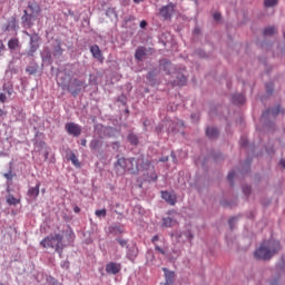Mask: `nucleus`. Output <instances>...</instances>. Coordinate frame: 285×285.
<instances>
[{
  "instance_id": "1",
  "label": "nucleus",
  "mask_w": 285,
  "mask_h": 285,
  "mask_svg": "<svg viewBox=\"0 0 285 285\" xmlns=\"http://www.w3.org/2000/svg\"><path fill=\"white\" fill-rule=\"evenodd\" d=\"M116 175H124V173H130V175H138L140 173H148L153 168V163L145 159L144 156L126 159L125 157L117 158L115 163Z\"/></svg>"
},
{
  "instance_id": "2",
  "label": "nucleus",
  "mask_w": 285,
  "mask_h": 285,
  "mask_svg": "<svg viewBox=\"0 0 285 285\" xmlns=\"http://www.w3.org/2000/svg\"><path fill=\"white\" fill-rule=\"evenodd\" d=\"M282 245H279V240L269 239L265 240L261 244L259 248L255 250L254 255L256 259H271L273 255L279 253Z\"/></svg>"
},
{
  "instance_id": "3",
  "label": "nucleus",
  "mask_w": 285,
  "mask_h": 285,
  "mask_svg": "<svg viewBox=\"0 0 285 285\" xmlns=\"http://www.w3.org/2000/svg\"><path fill=\"white\" fill-rule=\"evenodd\" d=\"M42 248H53L61 257L63 254V236L61 234L49 235L40 242Z\"/></svg>"
},
{
  "instance_id": "4",
  "label": "nucleus",
  "mask_w": 285,
  "mask_h": 285,
  "mask_svg": "<svg viewBox=\"0 0 285 285\" xmlns=\"http://www.w3.org/2000/svg\"><path fill=\"white\" fill-rule=\"evenodd\" d=\"M28 10L31 13H28ZM28 10H24L23 16L21 17L23 28H32V26H35V20L41 12V8L37 3L29 4Z\"/></svg>"
},
{
  "instance_id": "5",
  "label": "nucleus",
  "mask_w": 285,
  "mask_h": 285,
  "mask_svg": "<svg viewBox=\"0 0 285 285\" xmlns=\"http://www.w3.org/2000/svg\"><path fill=\"white\" fill-rule=\"evenodd\" d=\"M175 8L177 4L169 2L167 6H164L159 9V14L163 17L165 21L173 19V14H175Z\"/></svg>"
},
{
  "instance_id": "6",
  "label": "nucleus",
  "mask_w": 285,
  "mask_h": 285,
  "mask_svg": "<svg viewBox=\"0 0 285 285\" xmlns=\"http://www.w3.org/2000/svg\"><path fill=\"white\" fill-rule=\"evenodd\" d=\"M68 135H72V137H79L81 135V126L75 122H67L65 126Z\"/></svg>"
},
{
  "instance_id": "7",
  "label": "nucleus",
  "mask_w": 285,
  "mask_h": 285,
  "mask_svg": "<svg viewBox=\"0 0 285 285\" xmlns=\"http://www.w3.org/2000/svg\"><path fill=\"white\" fill-rule=\"evenodd\" d=\"M120 272H121V264L119 263L111 262L106 265V273H108V275H117Z\"/></svg>"
},
{
  "instance_id": "8",
  "label": "nucleus",
  "mask_w": 285,
  "mask_h": 285,
  "mask_svg": "<svg viewBox=\"0 0 285 285\" xmlns=\"http://www.w3.org/2000/svg\"><path fill=\"white\" fill-rule=\"evenodd\" d=\"M161 198L167 202L170 206H175L177 204V195L171 194L169 191H161Z\"/></svg>"
},
{
  "instance_id": "9",
  "label": "nucleus",
  "mask_w": 285,
  "mask_h": 285,
  "mask_svg": "<svg viewBox=\"0 0 285 285\" xmlns=\"http://www.w3.org/2000/svg\"><path fill=\"white\" fill-rule=\"evenodd\" d=\"M163 271L165 273V283H164V285L175 284V272H170L166 267H164Z\"/></svg>"
},
{
  "instance_id": "10",
  "label": "nucleus",
  "mask_w": 285,
  "mask_h": 285,
  "mask_svg": "<svg viewBox=\"0 0 285 285\" xmlns=\"http://www.w3.org/2000/svg\"><path fill=\"white\" fill-rule=\"evenodd\" d=\"M41 187L40 183H37L36 187H30L27 191L28 197H33V199H37L39 197V188Z\"/></svg>"
},
{
  "instance_id": "11",
  "label": "nucleus",
  "mask_w": 285,
  "mask_h": 285,
  "mask_svg": "<svg viewBox=\"0 0 285 285\" xmlns=\"http://www.w3.org/2000/svg\"><path fill=\"white\" fill-rule=\"evenodd\" d=\"M187 81L188 79L186 78V76L178 73L176 76V80L173 81V86H186Z\"/></svg>"
},
{
  "instance_id": "12",
  "label": "nucleus",
  "mask_w": 285,
  "mask_h": 285,
  "mask_svg": "<svg viewBox=\"0 0 285 285\" xmlns=\"http://www.w3.org/2000/svg\"><path fill=\"white\" fill-rule=\"evenodd\" d=\"M101 146H104V142L99 138H94L89 144L91 150H99Z\"/></svg>"
},
{
  "instance_id": "13",
  "label": "nucleus",
  "mask_w": 285,
  "mask_h": 285,
  "mask_svg": "<svg viewBox=\"0 0 285 285\" xmlns=\"http://www.w3.org/2000/svg\"><path fill=\"white\" fill-rule=\"evenodd\" d=\"M206 135L209 137V139H216V137L219 136V130H217L215 127H208L206 129Z\"/></svg>"
},
{
  "instance_id": "14",
  "label": "nucleus",
  "mask_w": 285,
  "mask_h": 285,
  "mask_svg": "<svg viewBox=\"0 0 285 285\" xmlns=\"http://www.w3.org/2000/svg\"><path fill=\"white\" fill-rule=\"evenodd\" d=\"M232 99H233V104H237V105H242L246 102V96L242 94L233 95Z\"/></svg>"
},
{
  "instance_id": "15",
  "label": "nucleus",
  "mask_w": 285,
  "mask_h": 285,
  "mask_svg": "<svg viewBox=\"0 0 285 285\" xmlns=\"http://www.w3.org/2000/svg\"><path fill=\"white\" fill-rule=\"evenodd\" d=\"M6 199L9 206H17V204H21V199L16 198L12 194L7 195Z\"/></svg>"
},
{
  "instance_id": "16",
  "label": "nucleus",
  "mask_w": 285,
  "mask_h": 285,
  "mask_svg": "<svg viewBox=\"0 0 285 285\" xmlns=\"http://www.w3.org/2000/svg\"><path fill=\"white\" fill-rule=\"evenodd\" d=\"M163 226H165V228H173V226H177V220L171 217H166L163 219Z\"/></svg>"
},
{
  "instance_id": "17",
  "label": "nucleus",
  "mask_w": 285,
  "mask_h": 285,
  "mask_svg": "<svg viewBox=\"0 0 285 285\" xmlns=\"http://www.w3.org/2000/svg\"><path fill=\"white\" fill-rule=\"evenodd\" d=\"M144 57H146V48L139 47L135 52V59H137V61H141Z\"/></svg>"
},
{
  "instance_id": "18",
  "label": "nucleus",
  "mask_w": 285,
  "mask_h": 285,
  "mask_svg": "<svg viewBox=\"0 0 285 285\" xmlns=\"http://www.w3.org/2000/svg\"><path fill=\"white\" fill-rule=\"evenodd\" d=\"M279 112H282V109L279 108V106H277L263 112V117H266L267 115H272V117H277Z\"/></svg>"
},
{
  "instance_id": "19",
  "label": "nucleus",
  "mask_w": 285,
  "mask_h": 285,
  "mask_svg": "<svg viewBox=\"0 0 285 285\" xmlns=\"http://www.w3.org/2000/svg\"><path fill=\"white\" fill-rule=\"evenodd\" d=\"M90 52L95 59H101V49H99V46L95 45L90 47Z\"/></svg>"
},
{
  "instance_id": "20",
  "label": "nucleus",
  "mask_w": 285,
  "mask_h": 285,
  "mask_svg": "<svg viewBox=\"0 0 285 285\" xmlns=\"http://www.w3.org/2000/svg\"><path fill=\"white\" fill-rule=\"evenodd\" d=\"M160 66H161L163 70L165 72H167V75H170V70H173V63H170V61L163 60L160 62Z\"/></svg>"
},
{
  "instance_id": "21",
  "label": "nucleus",
  "mask_w": 285,
  "mask_h": 285,
  "mask_svg": "<svg viewBox=\"0 0 285 285\" xmlns=\"http://www.w3.org/2000/svg\"><path fill=\"white\" fill-rule=\"evenodd\" d=\"M9 50H17L19 48V39H10L8 42Z\"/></svg>"
},
{
  "instance_id": "22",
  "label": "nucleus",
  "mask_w": 285,
  "mask_h": 285,
  "mask_svg": "<svg viewBox=\"0 0 285 285\" xmlns=\"http://www.w3.org/2000/svg\"><path fill=\"white\" fill-rule=\"evenodd\" d=\"M69 160L73 164V166H76V168L81 167V163H79V159L77 158V155H75V153L70 154Z\"/></svg>"
},
{
  "instance_id": "23",
  "label": "nucleus",
  "mask_w": 285,
  "mask_h": 285,
  "mask_svg": "<svg viewBox=\"0 0 285 285\" xmlns=\"http://www.w3.org/2000/svg\"><path fill=\"white\" fill-rule=\"evenodd\" d=\"M17 28H19V26L17 24V18H11L8 23L7 30H17Z\"/></svg>"
},
{
  "instance_id": "24",
  "label": "nucleus",
  "mask_w": 285,
  "mask_h": 285,
  "mask_svg": "<svg viewBox=\"0 0 285 285\" xmlns=\"http://www.w3.org/2000/svg\"><path fill=\"white\" fill-rule=\"evenodd\" d=\"M55 57H61L63 55V49H61V42H58L53 49Z\"/></svg>"
},
{
  "instance_id": "25",
  "label": "nucleus",
  "mask_w": 285,
  "mask_h": 285,
  "mask_svg": "<svg viewBox=\"0 0 285 285\" xmlns=\"http://www.w3.org/2000/svg\"><path fill=\"white\" fill-rule=\"evenodd\" d=\"M275 27H268L263 31V35L264 37H272V35H275Z\"/></svg>"
},
{
  "instance_id": "26",
  "label": "nucleus",
  "mask_w": 285,
  "mask_h": 285,
  "mask_svg": "<svg viewBox=\"0 0 285 285\" xmlns=\"http://www.w3.org/2000/svg\"><path fill=\"white\" fill-rule=\"evenodd\" d=\"M127 139L132 144V146H137L139 144V139L134 134H129Z\"/></svg>"
},
{
  "instance_id": "27",
  "label": "nucleus",
  "mask_w": 285,
  "mask_h": 285,
  "mask_svg": "<svg viewBox=\"0 0 285 285\" xmlns=\"http://www.w3.org/2000/svg\"><path fill=\"white\" fill-rule=\"evenodd\" d=\"M95 215H96V217H98L99 219H101V217H106L107 210H106V208L97 209V210L95 212Z\"/></svg>"
},
{
  "instance_id": "28",
  "label": "nucleus",
  "mask_w": 285,
  "mask_h": 285,
  "mask_svg": "<svg viewBox=\"0 0 285 285\" xmlns=\"http://www.w3.org/2000/svg\"><path fill=\"white\" fill-rule=\"evenodd\" d=\"M278 0H265L264 6L265 8H273V6H277Z\"/></svg>"
},
{
  "instance_id": "29",
  "label": "nucleus",
  "mask_w": 285,
  "mask_h": 285,
  "mask_svg": "<svg viewBox=\"0 0 285 285\" xmlns=\"http://www.w3.org/2000/svg\"><path fill=\"white\" fill-rule=\"evenodd\" d=\"M31 47H30V50H29V55L32 57V55H35V52H37V46H35V40L32 39L31 37Z\"/></svg>"
},
{
  "instance_id": "30",
  "label": "nucleus",
  "mask_w": 285,
  "mask_h": 285,
  "mask_svg": "<svg viewBox=\"0 0 285 285\" xmlns=\"http://www.w3.org/2000/svg\"><path fill=\"white\" fill-rule=\"evenodd\" d=\"M227 179H228L229 184L233 185V179H235V170H232L228 173Z\"/></svg>"
},
{
  "instance_id": "31",
  "label": "nucleus",
  "mask_w": 285,
  "mask_h": 285,
  "mask_svg": "<svg viewBox=\"0 0 285 285\" xmlns=\"http://www.w3.org/2000/svg\"><path fill=\"white\" fill-rule=\"evenodd\" d=\"M67 90L69 91V92H71V95H73V97H77V95H79V90L80 89H72V87H68L67 88Z\"/></svg>"
},
{
  "instance_id": "32",
  "label": "nucleus",
  "mask_w": 285,
  "mask_h": 285,
  "mask_svg": "<svg viewBox=\"0 0 285 285\" xmlns=\"http://www.w3.org/2000/svg\"><path fill=\"white\" fill-rule=\"evenodd\" d=\"M2 90L7 92L9 97L12 96V87H7L6 85H3Z\"/></svg>"
},
{
  "instance_id": "33",
  "label": "nucleus",
  "mask_w": 285,
  "mask_h": 285,
  "mask_svg": "<svg viewBox=\"0 0 285 285\" xmlns=\"http://www.w3.org/2000/svg\"><path fill=\"white\" fill-rule=\"evenodd\" d=\"M3 177L7 178L8 181H12V179H14V175L12 174V171L3 174Z\"/></svg>"
},
{
  "instance_id": "34",
  "label": "nucleus",
  "mask_w": 285,
  "mask_h": 285,
  "mask_svg": "<svg viewBox=\"0 0 285 285\" xmlns=\"http://www.w3.org/2000/svg\"><path fill=\"white\" fill-rule=\"evenodd\" d=\"M237 222L236 217H233L228 220L229 228L233 230V227L235 226V223Z\"/></svg>"
},
{
  "instance_id": "35",
  "label": "nucleus",
  "mask_w": 285,
  "mask_h": 285,
  "mask_svg": "<svg viewBox=\"0 0 285 285\" xmlns=\"http://www.w3.org/2000/svg\"><path fill=\"white\" fill-rule=\"evenodd\" d=\"M117 242L122 248L128 244V240L124 238H117Z\"/></svg>"
},
{
  "instance_id": "36",
  "label": "nucleus",
  "mask_w": 285,
  "mask_h": 285,
  "mask_svg": "<svg viewBox=\"0 0 285 285\" xmlns=\"http://www.w3.org/2000/svg\"><path fill=\"white\" fill-rule=\"evenodd\" d=\"M6 101H8V97L6 96V94L0 92V104H6Z\"/></svg>"
},
{
  "instance_id": "37",
  "label": "nucleus",
  "mask_w": 285,
  "mask_h": 285,
  "mask_svg": "<svg viewBox=\"0 0 285 285\" xmlns=\"http://www.w3.org/2000/svg\"><path fill=\"white\" fill-rule=\"evenodd\" d=\"M155 250H157L158 253H160V255H166V252L164 250V248L159 247V245L155 246Z\"/></svg>"
},
{
  "instance_id": "38",
  "label": "nucleus",
  "mask_w": 285,
  "mask_h": 285,
  "mask_svg": "<svg viewBox=\"0 0 285 285\" xmlns=\"http://www.w3.org/2000/svg\"><path fill=\"white\" fill-rule=\"evenodd\" d=\"M61 268H66L68 271L70 268V262L65 261L63 264L61 265Z\"/></svg>"
},
{
  "instance_id": "39",
  "label": "nucleus",
  "mask_w": 285,
  "mask_h": 285,
  "mask_svg": "<svg viewBox=\"0 0 285 285\" xmlns=\"http://www.w3.org/2000/svg\"><path fill=\"white\" fill-rule=\"evenodd\" d=\"M214 19H215V21H219L222 19V13L215 12L214 13Z\"/></svg>"
},
{
  "instance_id": "40",
  "label": "nucleus",
  "mask_w": 285,
  "mask_h": 285,
  "mask_svg": "<svg viewBox=\"0 0 285 285\" xmlns=\"http://www.w3.org/2000/svg\"><path fill=\"white\" fill-rule=\"evenodd\" d=\"M73 83L77 86V88H81V86H83V82L77 79L73 80Z\"/></svg>"
},
{
  "instance_id": "41",
  "label": "nucleus",
  "mask_w": 285,
  "mask_h": 285,
  "mask_svg": "<svg viewBox=\"0 0 285 285\" xmlns=\"http://www.w3.org/2000/svg\"><path fill=\"white\" fill-rule=\"evenodd\" d=\"M156 180H157V174L153 173L151 176H150L149 181H156Z\"/></svg>"
},
{
  "instance_id": "42",
  "label": "nucleus",
  "mask_w": 285,
  "mask_h": 285,
  "mask_svg": "<svg viewBox=\"0 0 285 285\" xmlns=\"http://www.w3.org/2000/svg\"><path fill=\"white\" fill-rule=\"evenodd\" d=\"M151 242L153 244H155L156 242H159V236L158 235L153 236Z\"/></svg>"
},
{
  "instance_id": "43",
  "label": "nucleus",
  "mask_w": 285,
  "mask_h": 285,
  "mask_svg": "<svg viewBox=\"0 0 285 285\" xmlns=\"http://www.w3.org/2000/svg\"><path fill=\"white\" fill-rule=\"evenodd\" d=\"M146 26H148V22H146V20H141L140 28H146Z\"/></svg>"
},
{
  "instance_id": "44",
  "label": "nucleus",
  "mask_w": 285,
  "mask_h": 285,
  "mask_svg": "<svg viewBox=\"0 0 285 285\" xmlns=\"http://www.w3.org/2000/svg\"><path fill=\"white\" fill-rule=\"evenodd\" d=\"M244 194L245 195H250V187H245L244 188Z\"/></svg>"
},
{
  "instance_id": "45",
  "label": "nucleus",
  "mask_w": 285,
  "mask_h": 285,
  "mask_svg": "<svg viewBox=\"0 0 285 285\" xmlns=\"http://www.w3.org/2000/svg\"><path fill=\"white\" fill-rule=\"evenodd\" d=\"M6 49V46L3 45V41L0 40V52H3Z\"/></svg>"
},
{
  "instance_id": "46",
  "label": "nucleus",
  "mask_w": 285,
  "mask_h": 285,
  "mask_svg": "<svg viewBox=\"0 0 285 285\" xmlns=\"http://www.w3.org/2000/svg\"><path fill=\"white\" fill-rule=\"evenodd\" d=\"M87 144H88V140H86V139H81V140H80V145H81V146L86 147Z\"/></svg>"
},
{
  "instance_id": "47",
  "label": "nucleus",
  "mask_w": 285,
  "mask_h": 285,
  "mask_svg": "<svg viewBox=\"0 0 285 285\" xmlns=\"http://www.w3.org/2000/svg\"><path fill=\"white\" fill-rule=\"evenodd\" d=\"M186 235H187L189 242H193V237H194L193 234L190 232H188Z\"/></svg>"
},
{
  "instance_id": "48",
  "label": "nucleus",
  "mask_w": 285,
  "mask_h": 285,
  "mask_svg": "<svg viewBox=\"0 0 285 285\" xmlns=\"http://www.w3.org/2000/svg\"><path fill=\"white\" fill-rule=\"evenodd\" d=\"M0 117H6V111H3V109L0 108Z\"/></svg>"
},
{
  "instance_id": "49",
  "label": "nucleus",
  "mask_w": 285,
  "mask_h": 285,
  "mask_svg": "<svg viewBox=\"0 0 285 285\" xmlns=\"http://www.w3.org/2000/svg\"><path fill=\"white\" fill-rule=\"evenodd\" d=\"M159 161L166 163V161H168V157H163L159 159Z\"/></svg>"
},
{
  "instance_id": "50",
  "label": "nucleus",
  "mask_w": 285,
  "mask_h": 285,
  "mask_svg": "<svg viewBox=\"0 0 285 285\" xmlns=\"http://www.w3.org/2000/svg\"><path fill=\"white\" fill-rule=\"evenodd\" d=\"M279 165L282 166V168H285V159H282Z\"/></svg>"
},
{
  "instance_id": "51",
  "label": "nucleus",
  "mask_w": 285,
  "mask_h": 285,
  "mask_svg": "<svg viewBox=\"0 0 285 285\" xmlns=\"http://www.w3.org/2000/svg\"><path fill=\"white\" fill-rule=\"evenodd\" d=\"M153 77H154V73H153V71H150V72L148 73V79L150 80V79H153Z\"/></svg>"
},
{
  "instance_id": "52",
  "label": "nucleus",
  "mask_w": 285,
  "mask_h": 285,
  "mask_svg": "<svg viewBox=\"0 0 285 285\" xmlns=\"http://www.w3.org/2000/svg\"><path fill=\"white\" fill-rule=\"evenodd\" d=\"M266 88H267V92H273V90H271V87H268V85L266 86Z\"/></svg>"
},
{
  "instance_id": "53",
  "label": "nucleus",
  "mask_w": 285,
  "mask_h": 285,
  "mask_svg": "<svg viewBox=\"0 0 285 285\" xmlns=\"http://www.w3.org/2000/svg\"><path fill=\"white\" fill-rule=\"evenodd\" d=\"M144 0H134V3H141Z\"/></svg>"
},
{
  "instance_id": "54",
  "label": "nucleus",
  "mask_w": 285,
  "mask_h": 285,
  "mask_svg": "<svg viewBox=\"0 0 285 285\" xmlns=\"http://www.w3.org/2000/svg\"><path fill=\"white\" fill-rule=\"evenodd\" d=\"M73 210H75V213H79L80 209H79V207H75Z\"/></svg>"
},
{
  "instance_id": "55",
  "label": "nucleus",
  "mask_w": 285,
  "mask_h": 285,
  "mask_svg": "<svg viewBox=\"0 0 285 285\" xmlns=\"http://www.w3.org/2000/svg\"><path fill=\"white\" fill-rule=\"evenodd\" d=\"M51 282L53 285L57 284V279H55V278H51Z\"/></svg>"
},
{
  "instance_id": "56",
  "label": "nucleus",
  "mask_w": 285,
  "mask_h": 285,
  "mask_svg": "<svg viewBox=\"0 0 285 285\" xmlns=\"http://www.w3.org/2000/svg\"><path fill=\"white\" fill-rule=\"evenodd\" d=\"M240 146H246V141L243 140V141L240 142Z\"/></svg>"
}]
</instances>
